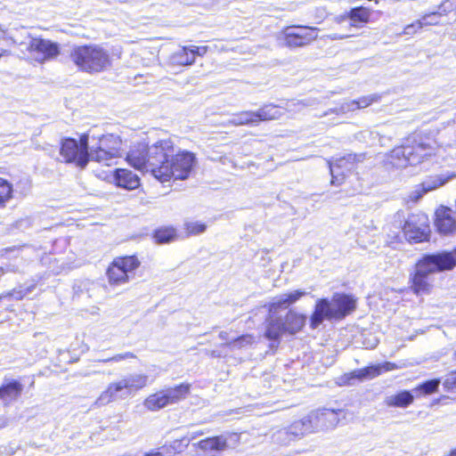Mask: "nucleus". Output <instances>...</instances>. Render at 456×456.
<instances>
[{"mask_svg": "<svg viewBox=\"0 0 456 456\" xmlns=\"http://www.w3.org/2000/svg\"><path fill=\"white\" fill-rule=\"evenodd\" d=\"M190 384L183 383L175 387L165 389L169 404L176 403L184 399L190 392Z\"/></svg>", "mask_w": 456, "mask_h": 456, "instance_id": "obj_30", "label": "nucleus"}, {"mask_svg": "<svg viewBox=\"0 0 456 456\" xmlns=\"http://www.w3.org/2000/svg\"><path fill=\"white\" fill-rule=\"evenodd\" d=\"M7 53V51L3 50V49H1V48H0V58H1L2 56H4V53Z\"/></svg>", "mask_w": 456, "mask_h": 456, "instance_id": "obj_53", "label": "nucleus"}, {"mask_svg": "<svg viewBox=\"0 0 456 456\" xmlns=\"http://www.w3.org/2000/svg\"><path fill=\"white\" fill-rule=\"evenodd\" d=\"M435 224L442 234L446 235L456 232V220L452 216V209L444 207L437 209Z\"/></svg>", "mask_w": 456, "mask_h": 456, "instance_id": "obj_18", "label": "nucleus"}, {"mask_svg": "<svg viewBox=\"0 0 456 456\" xmlns=\"http://www.w3.org/2000/svg\"><path fill=\"white\" fill-rule=\"evenodd\" d=\"M443 386L446 391L456 392V371L446 375Z\"/></svg>", "mask_w": 456, "mask_h": 456, "instance_id": "obj_41", "label": "nucleus"}, {"mask_svg": "<svg viewBox=\"0 0 456 456\" xmlns=\"http://www.w3.org/2000/svg\"><path fill=\"white\" fill-rule=\"evenodd\" d=\"M203 434H204V433H203L202 431H197V432H193V433H191V437H189V438L187 439L188 443H189L191 440H192V439L196 438L197 436H201V435H203Z\"/></svg>", "mask_w": 456, "mask_h": 456, "instance_id": "obj_48", "label": "nucleus"}, {"mask_svg": "<svg viewBox=\"0 0 456 456\" xmlns=\"http://www.w3.org/2000/svg\"><path fill=\"white\" fill-rule=\"evenodd\" d=\"M239 436L235 433L223 434L199 441L195 445L204 452H224L230 448V442L236 443Z\"/></svg>", "mask_w": 456, "mask_h": 456, "instance_id": "obj_15", "label": "nucleus"}, {"mask_svg": "<svg viewBox=\"0 0 456 456\" xmlns=\"http://www.w3.org/2000/svg\"><path fill=\"white\" fill-rule=\"evenodd\" d=\"M130 395L124 379L110 383L95 401L97 406H103L118 398H126Z\"/></svg>", "mask_w": 456, "mask_h": 456, "instance_id": "obj_17", "label": "nucleus"}, {"mask_svg": "<svg viewBox=\"0 0 456 456\" xmlns=\"http://www.w3.org/2000/svg\"><path fill=\"white\" fill-rule=\"evenodd\" d=\"M99 362H110L111 361L109 358H102L98 360Z\"/></svg>", "mask_w": 456, "mask_h": 456, "instance_id": "obj_52", "label": "nucleus"}, {"mask_svg": "<svg viewBox=\"0 0 456 456\" xmlns=\"http://www.w3.org/2000/svg\"><path fill=\"white\" fill-rule=\"evenodd\" d=\"M422 29L421 22L419 20H415L411 24L407 25L403 31V35L411 36L414 35L417 31Z\"/></svg>", "mask_w": 456, "mask_h": 456, "instance_id": "obj_43", "label": "nucleus"}, {"mask_svg": "<svg viewBox=\"0 0 456 456\" xmlns=\"http://www.w3.org/2000/svg\"><path fill=\"white\" fill-rule=\"evenodd\" d=\"M317 28L312 27L288 28L285 30V45L289 47H300L317 38Z\"/></svg>", "mask_w": 456, "mask_h": 456, "instance_id": "obj_12", "label": "nucleus"}, {"mask_svg": "<svg viewBox=\"0 0 456 456\" xmlns=\"http://www.w3.org/2000/svg\"><path fill=\"white\" fill-rule=\"evenodd\" d=\"M370 16V11L363 6L354 7L346 14L343 16L348 18L352 23V26L358 27V24H365L369 21Z\"/></svg>", "mask_w": 456, "mask_h": 456, "instance_id": "obj_27", "label": "nucleus"}, {"mask_svg": "<svg viewBox=\"0 0 456 456\" xmlns=\"http://www.w3.org/2000/svg\"><path fill=\"white\" fill-rule=\"evenodd\" d=\"M453 260V268L456 266V248L453 250L449 251Z\"/></svg>", "mask_w": 456, "mask_h": 456, "instance_id": "obj_49", "label": "nucleus"}, {"mask_svg": "<svg viewBox=\"0 0 456 456\" xmlns=\"http://www.w3.org/2000/svg\"><path fill=\"white\" fill-rule=\"evenodd\" d=\"M285 333L287 330L282 318H272L268 321L265 332L266 338L278 342Z\"/></svg>", "mask_w": 456, "mask_h": 456, "instance_id": "obj_26", "label": "nucleus"}, {"mask_svg": "<svg viewBox=\"0 0 456 456\" xmlns=\"http://www.w3.org/2000/svg\"><path fill=\"white\" fill-rule=\"evenodd\" d=\"M69 58L79 70L91 74L107 69L111 63L108 51L96 45L73 46Z\"/></svg>", "mask_w": 456, "mask_h": 456, "instance_id": "obj_5", "label": "nucleus"}, {"mask_svg": "<svg viewBox=\"0 0 456 456\" xmlns=\"http://www.w3.org/2000/svg\"><path fill=\"white\" fill-rule=\"evenodd\" d=\"M356 307L355 299L346 294H335L331 300L318 299L314 311L310 316V328L317 329L324 320H341L351 314Z\"/></svg>", "mask_w": 456, "mask_h": 456, "instance_id": "obj_4", "label": "nucleus"}, {"mask_svg": "<svg viewBox=\"0 0 456 456\" xmlns=\"http://www.w3.org/2000/svg\"><path fill=\"white\" fill-rule=\"evenodd\" d=\"M60 156L61 161L67 164H75L85 168L89 162L88 137L84 134L80 141L74 138H64L61 142Z\"/></svg>", "mask_w": 456, "mask_h": 456, "instance_id": "obj_6", "label": "nucleus"}, {"mask_svg": "<svg viewBox=\"0 0 456 456\" xmlns=\"http://www.w3.org/2000/svg\"><path fill=\"white\" fill-rule=\"evenodd\" d=\"M288 428L295 441L307 434L316 432L309 414L299 420L294 421L288 426Z\"/></svg>", "mask_w": 456, "mask_h": 456, "instance_id": "obj_20", "label": "nucleus"}, {"mask_svg": "<svg viewBox=\"0 0 456 456\" xmlns=\"http://www.w3.org/2000/svg\"><path fill=\"white\" fill-rule=\"evenodd\" d=\"M298 104H301L303 106H305L306 104L305 103H303V102H299Z\"/></svg>", "mask_w": 456, "mask_h": 456, "instance_id": "obj_56", "label": "nucleus"}, {"mask_svg": "<svg viewBox=\"0 0 456 456\" xmlns=\"http://www.w3.org/2000/svg\"><path fill=\"white\" fill-rule=\"evenodd\" d=\"M254 342V337L249 334L242 335L228 343L226 345L234 349V348H241L248 345H251Z\"/></svg>", "mask_w": 456, "mask_h": 456, "instance_id": "obj_37", "label": "nucleus"}, {"mask_svg": "<svg viewBox=\"0 0 456 456\" xmlns=\"http://www.w3.org/2000/svg\"><path fill=\"white\" fill-rule=\"evenodd\" d=\"M309 416L312 419L315 431H318L320 429L335 428L339 423L340 418L345 417V414L342 410L336 411L333 409L324 408L311 412Z\"/></svg>", "mask_w": 456, "mask_h": 456, "instance_id": "obj_13", "label": "nucleus"}, {"mask_svg": "<svg viewBox=\"0 0 456 456\" xmlns=\"http://www.w3.org/2000/svg\"><path fill=\"white\" fill-rule=\"evenodd\" d=\"M122 141L118 135L109 134H104L97 142V145L108 151L109 155L121 157Z\"/></svg>", "mask_w": 456, "mask_h": 456, "instance_id": "obj_21", "label": "nucleus"}, {"mask_svg": "<svg viewBox=\"0 0 456 456\" xmlns=\"http://www.w3.org/2000/svg\"><path fill=\"white\" fill-rule=\"evenodd\" d=\"M10 423V419L6 416H0V430L8 427Z\"/></svg>", "mask_w": 456, "mask_h": 456, "instance_id": "obj_46", "label": "nucleus"}, {"mask_svg": "<svg viewBox=\"0 0 456 456\" xmlns=\"http://www.w3.org/2000/svg\"><path fill=\"white\" fill-rule=\"evenodd\" d=\"M143 405L151 411H159L167 405H169L168 400L167 398L166 393L164 390L159 391L155 394L149 395Z\"/></svg>", "mask_w": 456, "mask_h": 456, "instance_id": "obj_28", "label": "nucleus"}, {"mask_svg": "<svg viewBox=\"0 0 456 456\" xmlns=\"http://www.w3.org/2000/svg\"><path fill=\"white\" fill-rule=\"evenodd\" d=\"M440 383L439 379L426 380L414 388L413 392L416 395H431L438 389Z\"/></svg>", "mask_w": 456, "mask_h": 456, "instance_id": "obj_34", "label": "nucleus"}, {"mask_svg": "<svg viewBox=\"0 0 456 456\" xmlns=\"http://www.w3.org/2000/svg\"><path fill=\"white\" fill-rule=\"evenodd\" d=\"M146 456H163L160 452L147 453Z\"/></svg>", "mask_w": 456, "mask_h": 456, "instance_id": "obj_51", "label": "nucleus"}, {"mask_svg": "<svg viewBox=\"0 0 456 456\" xmlns=\"http://www.w3.org/2000/svg\"><path fill=\"white\" fill-rule=\"evenodd\" d=\"M453 357L456 360V350L453 352Z\"/></svg>", "mask_w": 456, "mask_h": 456, "instance_id": "obj_55", "label": "nucleus"}, {"mask_svg": "<svg viewBox=\"0 0 456 456\" xmlns=\"http://www.w3.org/2000/svg\"><path fill=\"white\" fill-rule=\"evenodd\" d=\"M227 337H228V334H227V332H225V331H221V332L219 333V338H220L221 339H223V340H226V339H227Z\"/></svg>", "mask_w": 456, "mask_h": 456, "instance_id": "obj_50", "label": "nucleus"}, {"mask_svg": "<svg viewBox=\"0 0 456 456\" xmlns=\"http://www.w3.org/2000/svg\"><path fill=\"white\" fill-rule=\"evenodd\" d=\"M114 177L117 185L126 190H134L140 185L139 176L128 169H117Z\"/></svg>", "mask_w": 456, "mask_h": 456, "instance_id": "obj_19", "label": "nucleus"}, {"mask_svg": "<svg viewBox=\"0 0 456 456\" xmlns=\"http://www.w3.org/2000/svg\"><path fill=\"white\" fill-rule=\"evenodd\" d=\"M441 184H442V183H436V184L431 186V185L428 184L427 183H423V189H424L425 191H431V190L440 186Z\"/></svg>", "mask_w": 456, "mask_h": 456, "instance_id": "obj_47", "label": "nucleus"}, {"mask_svg": "<svg viewBox=\"0 0 456 456\" xmlns=\"http://www.w3.org/2000/svg\"><path fill=\"white\" fill-rule=\"evenodd\" d=\"M406 240L410 243H419L429 240L428 218L423 213L411 214L403 227Z\"/></svg>", "mask_w": 456, "mask_h": 456, "instance_id": "obj_10", "label": "nucleus"}, {"mask_svg": "<svg viewBox=\"0 0 456 456\" xmlns=\"http://www.w3.org/2000/svg\"><path fill=\"white\" fill-rule=\"evenodd\" d=\"M3 273V268H0V274H2Z\"/></svg>", "mask_w": 456, "mask_h": 456, "instance_id": "obj_57", "label": "nucleus"}, {"mask_svg": "<svg viewBox=\"0 0 456 456\" xmlns=\"http://www.w3.org/2000/svg\"><path fill=\"white\" fill-rule=\"evenodd\" d=\"M12 186L5 179L0 177V204L12 198Z\"/></svg>", "mask_w": 456, "mask_h": 456, "instance_id": "obj_38", "label": "nucleus"}, {"mask_svg": "<svg viewBox=\"0 0 456 456\" xmlns=\"http://www.w3.org/2000/svg\"><path fill=\"white\" fill-rule=\"evenodd\" d=\"M35 289V285L27 286L26 288L20 287V289H14L12 296L16 299H22L24 297L28 295Z\"/></svg>", "mask_w": 456, "mask_h": 456, "instance_id": "obj_42", "label": "nucleus"}, {"mask_svg": "<svg viewBox=\"0 0 456 456\" xmlns=\"http://www.w3.org/2000/svg\"><path fill=\"white\" fill-rule=\"evenodd\" d=\"M25 39L20 40L17 35L13 36V43L24 47L29 53H37L36 61L43 63L48 60L53 59L60 53L59 45L48 39L32 37L26 30Z\"/></svg>", "mask_w": 456, "mask_h": 456, "instance_id": "obj_7", "label": "nucleus"}, {"mask_svg": "<svg viewBox=\"0 0 456 456\" xmlns=\"http://www.w3.org/2000/svg\"><path fill=\"white\" fill-rule=\"evenodd\" d=\"M390 365H392L390 362H386L384 364H374L365 368L354 370L342 376L340 378L341 383L344 385H353V381L355 379L359 381L372 379L379 376L383 370H391V368H389Z\"/></svg>", "mask_w": 456, "mask_h": 456, "instance_id": "obj_14", "label": "nucleus"}, {"mask_svg": "<svg viewBox=\"0 0 456 456\" xmlns=\"http://www.w3.org/2000/svg\"><path fill=\"white\" fill-rule=\"evenodd\" d=\"M414 397L413 390H403L397 394L387 395L385 398V403L389 407L406 408L413 403Z\"/></svg>", "mask_w": 456, "mask_h": 456, "instance_id": "obj_23", "label": "nucleus"}, {"mask_svg": "<svg viewBox=\"0 0 456 456\" xmlns=\"http://www.w3.org/2000/svg\"><path fill=\"white\" fill-rule=\"evenodd\" d=\"M282 112L273 104H266L256 111L246 110L233 114L229 123L233 126H257L262 121L278 119Z\"/></svg>", "mask_w": 456, "mask_h": 456, "instance_id": "obj_9", "label": "nucleus"}, {"mask_svg": "<svg viewBox=\"0 0 456 456\" xmlns=\"http://www.w3.org/2000/svg\"><path fill=\"white\" fill-rule=\"evenodd\" d=\"M22 385L18 380H11L0 387V399L8 404L16 400L21 394Z\"/></svg>", "mask_w": 456, "mask_h": 456, "instance_id": "obj_22", "label": "nucleus"}, {"mask_svg": "<svg viewBox=\"0 0 456 456\" xmlns=\"http://www.w3.org/2000/svg\"><path fill=\"white\" fill-rule=\"evenodd\" d=\"M306 293L303 290L297 289L289 293L281 294L273 298L271 304V310H277L279 308H286L289 305L296 303Z\"/></svg>", "mask_w": 456, "mask_h": 456, "instance_id": "obj_25", "label": "nucleus"}, {"mask_svg": "<svg viewBox=\"0 0 456 456\" xmlns=\"http://www.w3.org/2000/svg\"><path fill=\"white\" fill-rule=\"evenodd\" d=\"M379 99V95L371 94L361 97L358 100L346 101L339 103L338 106L334 108L329 109L327 111L323 112V114L321 115L320 117H325L331 114H335L337 116L344 115L362 108H366L370 106L373 102H377Z\"/></svg>", "mask_w": 456, "mask_h": 456, "instance_id": "obj_16", "label": "nucleus"}, {"mask_svg": "<svg viewBox=\"0 0 456 456\" xmlns=\"http://www.w3.org/2000/svg\"><path fill=\"white\" fill-rule=\"evenodd\" d=\"M117 156H110L107 150L96 145H92L89 151V161L94 160L106 166H110Z\"/></svg>", "mask_w": 456, "mask_h": 456, "instance_id": "obj_31", "label": "nucleus"}, {"mask_svg": "<svg viewBox=\"0 0 456 456\" xmlns=\"http://www.w3.org/2000/svg\"><path fill=\"white\" fill-rule=\"evenodd\" d=\"M272 440L274 444L279 445H289L291 442L295 441L288 427L273 432Z\"/></svg>", "mask_w": 456, "mask_h": 456, "instance_id": "obj_35", "label": "nucleus"}, {"mask_svg": "<svg viewBox=\"0 0 456 456\" xmlns=\"http://www.w3.org/2000/svg\"><path fill=\"white\" fill-rule=\"evenodd\" d=\"M176 235V230L173 226H163L154 231L153 239L158 244H165L173 241Z\"/></svg>", "mask_w": 456, "mask_h": 456, "instance_id": "obj_32", "label": "nucleus"}, {"mask_svg": "<svg viewBox=\"0 0 456 456\" xmlns=\"http://www.w3.org/2000/svg\"><path fill=\"white\" fill-rule=\"evenodd\" d=\"M136 355L131 352H126L123 354H115L112 357H110V360L114 362H119L121 361L128 360V359H135Z\"/></svg>", "mask_w": 456, "mask_h": 456, "instance_id": "obj_44", "label": "nucleus"}, {"mask_svg": "<svg viewBox=\"0 0 456 456\" xmlns=\"http://www.w3.org/2000/svg\"><path fill=\"white\" fill-rule=\"evenodd\" d=\"M127 162L134 168L150 173L161 183L185 180L189 177L196 158L193 153L181 151L175 154L171 140H160L151 145L138 143L126 155Z\"/></svg>", "mask_w": 456, "mask_h": 456, "instance_id": "obj_1", "label": "nucleus"}, {"mask_svg": "<svg viewBox=\"0 0 456 456\" xmlns=\"http://www.w3.org/2000/svg\"><path fill=\"white\" fill-rule=\"evenodd\" d=\"M434 155V148L424 142L419 134H414L409 136L403 144L390 151L388 160L393 167L403 168L424 163Z\"/></svg>", "mask_w": 456, "mask_h": 456, "instance_id": "obj_3", "label": "nucleus"}, {"mask_svg": "<svg viewBox=\"0 0 456 456\" xmlns=\"http://www.w3.org/2000/svg\"><path fill=\"white\" fill-rule=\"evenodd\" d=\"M79 288H80V286L75 285L73 289L77 292Z\"/></svg>", "mask_w": 456, "mask_h": 456, "instance_id": "obj_54", "label": "nucleus"}, {"mask_svg": "<svg viewBox=\"0 0 456 456\" xmlns=\"http://www.w3.org/2000/svg\"><path fill=\"white\" fill-rule=\"evenodd\" d=\"M170 62L173 65L186 66L194 62L193 53H191V47L183 46L170 56Z\"/></svg>", "mask_w": 456, "mask_h": 456, "instance_id": "obj_29", "label": "nucleus"}, {"mask_svg": "<svg viewBox=\"0 0 456 456\" xmlns=\"http://www.w3.org/2000/svg\"><path fill=\"white\" fill-rule=\"evenodd\" d=\"M126 388L131 394L132 391L139 390L144 387L149 380V377L144 374H130L124 379Z\"/></svg>", "mask_w": 456, "mask_h": 456, "instance_id": "obj_33", "label": "nucleus"}, {"mask_svg": "<svg viewBox=\"0 0 456 456\" xmlns=\"http://www.w3.org/2000/svg\"><path fill=\"white\" fill-rule=\"evenodd\" d=\"M456 9V0H444L438 6L436 12L441 16H446Z\"/></svg>", "mask_w": 456, "mask_h": 456, "instance_id": "obj_39", "label": "nucleus"}, {"mask_svg": "<svg viewBox=\"0 0 456 456\" xmlns=\"http://www.w3.org/2000/svg\"><path fill=\"white\" fill-rule=\"evenodd\" d=\"M363 159V154L350 153L337 159L335 161H328L331 175V183L334 185L341 184L345 179L346 172L351 171L354 163L361 162Z\"/></svg>", "mask_w": 456, "mask_h": 456, "instance_id": "obj_11", "label": "nucleus"}, {"mask_svg": "<svg viewBox=\"0 0 456 456\" xmlns=\"http://www.w3.org/2000/svg\"><path fill=\"white\" fill-rule=\"evenodd\" d=\"M441 16L436 12H430L421 16L419 21L421 22L422 28L427 26H437L441 23Z\"/></svg>", "mask_w": 456, "mask_h": 456, "instance_id": "obj_36", "label": "nucleus"}, {"mask_svg": "<svg viewBox=\"0 0 456 456\" xmlns=\"http://www.w3.org/2000/svg\"><path fill=\"white\" fill-rule=\"evenodd\" d=\"M191 53H193L195 58L197 55L202 56L208 52V46H194L191 45Z\"/></svg>", "mask_w": 456, "mask_h": 456, "instance_id": "obj_45", "label": "nucleus"}, {"mask_svg": "<svg viewBox=\"0 0 456 456\" xmlns=\"http://www.w3.org/2000/svg\"><path fill=\"white\" fill-rule=\"evenodd\" d=\"M185 229L189 234L198 235L206 231L207 225L200 222H189L185 224Z\"/></svg>", "mask_w": 456, "mask_h": 456, "instance_id": "obj_40", "label": "nucleus"}, {"mask_svg": "<svg viewBox=\"0 0 456 456\" xmlns=\"http://www.w3.org/2000/svg\"><path fill=\"white\" fill-rule=\"evenodd\" d=\"M453 269V260L449 250L425 253L417 260L411 274V289L417 294H427L432 288V276Z\"/></svg>", "mask_w": 456, "mask_h": 456, "instance_id": "obj_2", "label": "nucleus"}, {"mask_svg": "<svg viewBox=\"0 0 456 456\" xmlns=\"http://www.w3.org/2000/svg\"><path fill=\"white\" fill-rule=\"evenodd\" d=\"M287 333L294 335L301 330L306 322V316L292 310L289 311L283 319Z\"/></svg>", "mask_w": 456, "mask_h": 456, "instance_id": "obj_24", "label": "nucleus"}, {"mask_svg": "<svg viewBox=\"0 0 456 456\" xmlns=\"http://www.w3.org/2000/svg\"><path fill=\"white\" fill-rule=\"evenodd\" d=\"M139 265L140 261L135 256L115 258L107 270L110 284L119 286L127 283L134 277V271Z\"/></svg>", "mask_w": 456, "mask_h": 456, "instance_id": "obj_8", "label": "nucleus"}]
</instances>
